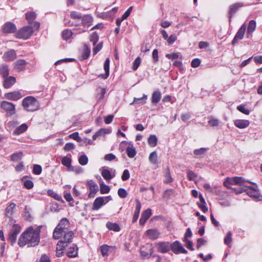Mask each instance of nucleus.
Segmentation results:
<instances>
[{
  "instance_id": "5fc2aeb1",
  "label": "nucleus",
  "mask_w": 262,
  "mask_h": 262,
  "mask_svg": "<svg viewBox=\"0 0 262 262\" xmlns=\"http://www.w3.org/2000/svg\"><path fill=\"white\" fill-rule=\"evenodd\" d=\"M79 163L81 165H85L88 162V158L85 155H81L78 159Z\"/></svg>"
},
{
  "instance_id": "13d9d810",
  "label": "nucleus",
  "mask_w": 262,
  "mask_h": 262,
  "mask_svg": "<svg viewBox=\"0 0 262 262\" xmlns=\"http://www.w3.org/2000/svg\"><path fill=\"white\" fill-rule=\"evenodd\" d=\"M188 179L190 181H194L197 177L196 174L191 170H187Z\"/></svg>"
},
{
  "instance_id": "338daca9",
  "label": "nucleus",
  "mask_w": 262,
  "mask_h": 262,
  "mask_svg": "<svg viewBox=\"0 0 262 262\" xmlns=\"http://www.w3.org/2000/svg\"><path fill=\"white\" fill-rule=\"evenodd\" d=\"M177 37L176 34H172L170 36H168L166 41L168 44L171 45L177 40Z\"/></svg>"
},
{
  "instance_id": "e433bc0d",
  "label": "nucleus",
  "mask_w": 262,
  "mask_h": 262,
  "mask_svg": "<svg viewBox=\"0 0 262 262\" xmlns=\"http://www.w3.org/2000/svg\"><path fill=\"white\" fill-rule=\"evenodd\" d=\"M90 48L86 45H84V48L81 54L82 59H87L90 56Z\"/></svg>"
},
{
  "instance_id": "bf43d9fd",
  "label": "nucleus",
  "mask_w": 262,
  "mask_h": 262,
  "mask_svg": "<svg viewBox=\"0 0 262 262\" xmlns=\"http://www.w3.org/2000/svg\"><path fill=\"white\" fill-rule=\"evenodd\" d=\"M244 191H247V193L250 196H256L254 194H253V191L249 190V189H244V188L243 187L238 189L236 191V193H242Z\"/></svg>"
},
{
  "instance_id": "7c9ffc66",
  "label": "nucleus",
  "mask_w": 262,
  "mask_h": 262,
  "mask_svg": "<svg viewBox=\"0 0 262 262\" xmlns=\"http://www.w3.org/2000/svg\"><path fill=\"white\" fill-rule=\"evenodd\" d=\"M106 226L109 230L115 232H118L120 230L119 225L117 223H113L108 222L106 223Z\"/></svg>"
},
{
  "instance_id": "e2e57ef3",
  "label": "nucleus",
  "mask_w": 262,
  "mask_h": 262,
  "mask_svg": "<svg viewBox=\"0 0 262 262\" xmlns=\"http://www.w3.org/2000/svg\"><path fill=\"white\" fill-rule=\"evenodd\" d=\"M141 62V59L140 57H138L136 58L133 62V69L135 71L136 70L139 66H140Z\"/></svg>"
},
{
  "instance_id": "9b49d317",
  "label": "nucleus",
  "mask_w": 262,
  "mask_h": 262,
  "mask_svg": "<svg viewBox=\"0 0 262 262\" xmlns=\"http://www.w3.org/2000/svg\"><path fill=\"white\" fill-rule=\"evenodd\" d=\"M101 174L103 178L106 181H110L113 178H114L116 176V170L115 169H111L110 171L108 169L102 168L101 169Z\"/></svg>"
},
{
  "instance_id": "c756f323",
  "label": "nucleus",
  "mask_w": 262,
  "mask_h": 262,
  "mask_svg": "<svg viewBox=\"0 0 262 262\" xmlns=\"http://www.w3.org/2000/svg\"><path fill=\"white\" fill-rule=\"evenodd\" d=\"M0 74L4 77L8 76L9 74V70L8 66L6 64H2L0 66Z\"/></svg>"
},
{
  "instance_id": "5701e85b",
  "label": "nucleus",
  "mask_w": 262,
  "mask_h": 262,
  "mask_svg": "<svg viewBox=\"0 0 262 262\" xmlns=\"http://www.w3.org/2000/svg\"><path fill=\"white\" fill-rule=\"evenodd\" d=\"M136 209L134 212V214L133 217V222H136L138 217L140 214V210L141 208V204L140 201L138 199H136Z\"/></svg>"
},
{
  "instance_id": "2eb2a0df",
  "label": "nucleus",
  "mask_w": 262,
  "mask_h": 262,
  "mask_svg": "<svg viewBox=\"0 0 262 262\" xmlns=\"http://www.w3.org/2000/svg\"><path fill=\"white\" fill-rule=\"evenodd\" d=\"M16 58L15 51L13 50H10L4 53L3 58L6 61H11L14 60Z\"/></svg>"
},
{
  "instance_id": "864d4df0",
  "label": "nucleus",
  "mask_w": 262,
  "mask_h": 262,
  "mask_svg": "<svg viewBox=\"0 0 262 262\" xmlns=\"http://www.w3.org/2000/svg\"><path fill=\"white\" fill-rule=\"evenodd\" d=\"M99 39V36L96 32L93 33L90 36V39L93 42V45L95 46Z\"/></svg>"
},
{
  "instance_id": "4d7b16f0",
  "label": "nucleus",
  "mask_w": 262,
  "mask_h": 262,
  "mask_svg": "<svg viewBox=\"0 0 262 262\" xmlns=\"http://www.w3.org/2000/svg\"><path fill=\"white\" fill-rule=\"evenodd\" d=\"M118 195L122 199L125 198L127 196V192L124 188H120L118 190Z\"/></svg>"
},
{
  "instance_id": "0e129e2a",
  "label": "nucleus",
  "mask_w": 262,
  "mask_h": 262,
  "mask_svg": "<svg viewBox=\"0 0 262 262\" xmlns=\"http://www.w3.org/2000/svg\"><path fill=\"white\" fill-rule=\"evenodd\" d=\"M70 16L73 19H82V18L81 14L76 11H72Z\"/></svg>"
},
{
  "instance_id": "0eeeda50",
  "label": "nucleus",
  "mask_w": 262,
  "mask_h": 262,
  "mask_svg": "<svg viewBox=\"0 0 262 262\" xmlns=\"http://www.w3.org/2000/svg\"><path fill=\"white\" fill-rule=\"evenodd\" d=\"M1 107L7 112L10 115L15 114V106L12 103L7 101H3L1 103Z\"/></svg>"
},
{
  "instance_id": "f704fd0d",
  "label": "nucleus",
  "mask_w": 262,
  "mask_h": 262,
  "mask_svg": "<svg viewBox=\"0 0 262 262\" xmlns=\"http://www.w3.org/2000/svg\"><path fill=\"white\" fill-rule=\"evenodd\" d=\"M234 184H235V182H234V177L230 178H227L224 182V185L225 187H226L228 188L232 189L236 192L237 190H236L235 189V188H232L229 186L230 185H234Z\"/></svg>"
},
{
  "instance_id": "680f3d73",
  "label": "nucleus",
  "mask_w": 262,
  "mask_h": 262,
  "mask_svg": "<svg viewBox=\"0 0 262 262\" xmlns=\"http://www.w3.org/2000/svg\"><path fill=\"white\" fill-rule=\"evenodd\" d=\"M147 95L144 94L143 97L141 98H135L133 103H145L147 99Z\"/></svg>"
},
{
  "instance_id": "a19ab883",
  "label": "nucleus",
  "mask_w": 262,
  "mask_h": 262,
  "mask_svg": "<svg viewBox=\"0 0 262 262\" xmlns=\"http://www.w3.org/2000/svg\"><path fill=\"white\" fill-rule=\"evenodd\" d=\"M22 181L24 182L25 187L28 189H32L34 186L33 182L31 180L26 179V177L22 178Z\"/></svg>"
},
{
  "instance_id": "de8ad7c7",
  "label": "nucleus",
  "mask_w": 262,
  "mask_h": 262,
  "mask_svg": "<svg viewBox=\"0 0 262 262\" xmlns=\"http://www.w3.org/2000/svg\"><path fill=\"white\" fill-rule=\"evenodd\" d=\"M24 217L28 221H31L32 219V216L30 213V208L27 206H26L25 208Z\"/></svg>"
},
{
  "instance_id": "79ce46f5",
  "label": "nucleus",
  "mask_w": 262,
  "mask_h": 262,
  "mask_svg": "<svg viewBox=\"0 0 262 262\" xmlns=\"http://www.w3.org/2000/svg\"><path fill=\"white\" fill-rule=\"evenodd\" d=\"M206 151L207 148L202 147L199 149H195L193 151V153L195 157L198 158L203 155Z\"/></svg>"
},
{
  "instance_id": "ea45409f",
  "label": "nucleus",
  "mask_w": 262,
  "mask_h": 262,
  "mask_svg": "<svg viewBox=\"0 0 262 262\" xmlns=\"http://www.w3.org/2000/svg\"><path fill=\"white\" fill-rule=\"evenodd\" d=\"M28 126L26 124H22L15 130V131L14 132V134L15 135H19L24 132L25 130H26Z\"/></svg>"
},
{
  "instance_id": "2f4dec72",
  "label": "nucleus",
  "mask_w": 262,
  "mask_h": 262,
  "mask_svg": "<svg viewBox=\"0 0 262 262\" xmlns=\"http://www.w3.org/2000/svg\"><path fill=\"white\" fill-rule=\"evenodd\" d=\"M235 184H238L242 186L243 188L246 187L244 185L245 182L251 183V182L247 180H245L243 177H234Z\"/></svg>"
},
{
  "instance_id": "4be33fe9",
  "label": "nucleus",
  "mask_w": 262,
  "mask_h": 262,
  "mask_svg": "<svg viewBox=\"0 0 262 262\" xmlns=\"http://www.w3.org/2000/svg\"><path fill=\"white\" fill-rule=\"evenodd\" d=\"M22 96L19 92H13L6 94V97L9 100L16 101L20 99Z\"/></svg>"
},
{
  "instance_id": "412c9836",
  "label": "nucleus",
  "mask_w": 262,
  "mask_h": 262,
  "mask_svg": "<svg viewBox=\"0 0 262 262\" xmlns=\"http://www.w3.org/2000/svg\"><path fill=\"white\" fill-rule=\"evenodd\" d=\"M249 124L250 122L247 120L237 119L234 121L235 126L241 129L246 128Z\"/></svg>"
},
{
  "instance_id": "393cba45",
  "label": "nucleus",
  "mask_w": 262,
  "mask_h": 262,
  "mask_svg": "<svg viewBox=\"0 0 262 262\" xmlns=\"http://www.w3.org/2000/svg\"><path fill=\"white\" fill-rule=\"evenodd\" d=\"M16 207L14 203H10L5 209V215L8 217H11L13 214L14 209Z\"/></svg>"
},
{
  "instance_id": "c03bdc74",
  "label": "nucleus",
  "mask_w": 262,
  "mask_h": 262,
  "mask_svg": "<svg viewBox=\"0 0 262 262\" xmlns=\"http://www.w3.org/2000/svg\"><path fill=\"white\" fill-rule=\"evenodd\" d=\"M23 153L21 152H16L13 154L11 157V160L13 161H18L21 159Z\"/></svg>"
},
{
  "instance_id": "c9c22d12",
  "label": "nucleus",
  "mask_w": 262,
  "mask_h": 262,
  "mask_svg": "<svg viewBox=\"0 0 262 262\" xmlns=\"http://www.w3.org/2000/svg\"><path fill=\"white\" fill-rule=\"evenodd\" d=\"M71 159L66 156L63 157L61 159L62 164L68 167L70 170H73L71 167Z\"/></svg>"
},
{
  "instance_id": "a211bd4d",
  "label": "nucleus",
  "mask_w": 262,
  "mask_h": 262,
  "mask_svg": "<svg viewBox=\"0 0 262 262\" xmlns=\"http://www.w3.org/2000/svg\"><path fill=\"white\" fill-rule=\"evenodd\" d=\"M116 249L115 246H110L107 245H103L100 248L101 253L103 256H107L109 252L114 251Z\"/></svg>"
},
{
  "instance_id": "8fccbe9b",
  "label": "nucleus",
  "mask_w": 262,
  "mask_h": 262,
  "mask_svg": "<svg viewBox=\"0 0 262 262\" xmlns=\"http://www.w3.org/2000/svg\"><path fill=\"white\" fill-rule=\"evenodd\" d=\"M231 242H232V233L230 231H229L226 236L224 238V243L228 245L229 247L231 246Z\"/></svg>"
},
{
  "instance_id": "09e8293b",
  "label": "nucleus",
  "mask_w": 262,
  "mask_h": 262,
  "mask_svg": "<svg viewBox=\"0 0 262 262\" xmlns=\"http://www.w3.org/2000/svg\"><path fill=\"white\" fill-rule=\"evenodd\" d=\"M100 190L101 194H105L110 192V188L108 186L102 183L100 185Z\"/></svg>"
},
{
  "instance_id": "b1692460",
  "label": "nucleus",
  "mask_w": 262,
  "mask_h": 262,
  "mask_svg": "<svg viewBox=\"0 0 262 262\" xmlns=\"http://www.w3.org/2000/svg\"><path fill=\"white\" fill-rule=\"evenodd\" d=\"M104 204V200L103 197L97 198L93 204V209L98 210Z\"/></svg>"
},
{
  "instance_id": "f3484780",
  "label": "nucleus",
  "mask_w": 262,
  "mask_h": 262,
  "mask_svg": "<svg viewBox=\"0 0 262 262\" xmlns=\"http://www.w3.org/2000/svg\"><path fill=\"white\" fill-rule=\"evenodd\" d=\"M13 65L15 69L20 72L26 69L27 62L24 59H19L14 62Z\"/></svg>"
},
{
  "instance_id": "aec40b11",
  "label": "nucleus",
  "mask_w": 262,
  "mask_h": 262,
  "mask_svg": "<svg viewBox=\"0 0 262 262\" xmlns=\"http://www.w3.org/2000/svg\"><path fill=\"white\" fill-rule=\"evenodd\" d=\"M78 254V248L76 245H73L68 248L67 250V255L70 257H75Z\"/></svg>"
},
{
  "instance_id": "dca6fc26",
  "label": "nucleus",
  "mask_w": 262,
  "mask_h": 262,
  "mask_svg": "<svg viewBox=\"0 0 262 262\" xmlns=\"http://www.w3.org/2000/svg\"><path fill=\"white\" fill-rule=\"evenodd\" d=\"M74 236V233L72 231H68L62 233V236L59 239L67 244L72 242Z\"/></svg>"
},
{
  "instance_id": "cd10ccee",
  "label": "nucleus",
  "mask_w": 262,
  "mask_h": 262,
  "mask_svg": "<svg viewBox=\"0 0 262 262\" xmlns=\"http://www.w3.org/2000/svg\"><path fill=\"white\" fill-rule=\"evenodd\" d=\"M161 98V93L159 91H156L152 94L151 102L156 105Z\"/></svg>"
},
{
  "instance_id": "72a5a7b5",
  "label": "nucleus",
  "mask_w": 262,
  "mask_h": 262,
  "mask_svg": "<svg viewBox=\"0 0 262 262\" xmlns=\"http://www.w3.org/2000/svg\"><path fill=\"white\" fill-rule=\"evenodd\" d=\"M36 18V14L34 12H28L26 13V18L30 24L33 23Z\"/></svg>"
},
{
  "instance_id": "6e6d98bb",
  "label": "nucleus",
  "mask_w": 262,
  "mask_h": 262,
  "mask_svg": "<svg viewBox=\"0 0 262 262\" xmlns=\"http://www.w3.org/2000/svg\"><path fill=\"white\" fill-rule=\"evenodd\" d=\"M72 35V32L70 30H65L62 31V36L64 39L67 40Z\"/></svg>"
},
{
  "instance_id": "6e6552de",
  "label": "nucleus",
  "mask_w": 262,
  "mask_h": 262,
  "mask_svg": "<svg viewBox=\"0 0 262 262\" xmlns=\"http://www.w3.org/2000/svg\"><path fill=\"white\" fill-rule=\"evenodd\" d=\"M159 252L165 253L168 252L170 249V244L168 242H160L155 244Z\"/></svg>"
},
{
  "instance_id": "1a4fd4ad",
  "label": "nucleus",
  "mask_w": 262,
  "mask_h": 262,
  "mask_svg": "<svg viewBox=\"0 0 262 262\" xmlns=\"http://www.w3.org/2000/svg\"><path fill=\"white\" fill-rule=\"evenodd\" d=\"M246 23H244L238 29L237 32L236 33L235 36H234L232 41V44L233 45H235L238 41L243 38L246 30Z\"/></svg>"
},
{
  "instance_id": "f257e3e1",
  "label": "nucleus",
  "mask_w": 262,
  "mask_h": 262,
  "mask_svg": "<svg viewBox=\"0 0 262 262\" xmlns=\"http://www.w3.org/2000/svg\"><path fill=\"white\" fill-rule=\"evenodd\" d=\"M41 227V226H39L36 228L33 226L27 228L20 235L18 240V245L21 247L26 245L28 247L37 246L40 241Z\"/></svg>"
},
{
  "instance_id": "4468645a",
  "label": "nucleus",
  "mask_w": 262,
  "mask_h": 262,
  "mask_svg": "<svg viewBox=\"0 0 262 262\" xmlns=\"http://www.w3.org/2000/svg\"><path fill=\"white\" fill-rule=\"evenodd\" d=\"M244 6L243 3H237L232 4L229 6V15L230 18V21H231V17L236 13V12L240 8Z\"/></svg>"
},
{
  "instance_id": "6ab92c4d",
  "label": "nucleus",
  "mask_w": 262,
  "mask_h": 262,
  "mask_svg": "<svg viewBox=\"0 0 262 262\" xmlns=\"http://www.w3.org/2000/svg\"><path fill=\"white\" fill-rule=\"evenodd\" d=\"M4 78L3 85L6 89L11 88L16 82V78L13 76H7Z\"/></svg>"
},
{
  "instance_id": "4c0bfd02",
  "label": "nucleus",
  "mask_w": 262,
  "mask_h": 262,
  "mask_svg": "<svg viewBox=\"0 0 262 262\" xmlns=\"http://www.w3.org/2000/svg\"><path fill=\"white\" fill-rule=\"evenodd\" d=\"M126 151L128 157L130 158H134L136 155V149L133 145L127 147Z\"/></svg>"
},
{
  "instance_id": "f03ea898",
  "label": "nucleus",
  "mask_w": 262,
  "mask_h": 262,
  "mask_svg": "<svg viewBox=\"0 0 262 262\" xmlns=\"http://www.w3.org/2000/svg\"><path fill=\"white\" fill-rule=\"evenodd\" d=\"M69 224V221L67 219H62L53 231V238L55 239H59L62 236V233L70 231L68 229Z\"/></svg>"
},
{
  "instance_id": "bb28decb",
  "label": "nucleus",
  "mask_w": 262,
  "mask_h": 262,
  "mask_svg": "<svg viewBox=\"0 0 262 262\" xmlns=\"http://www.w3.org/2000/svg\"><path fill=\"white\" fill-rule=\"evenodd\" d=\"M111 130L108 128H101L98 130L93 136V139L96 140L98 137L104 136L105 134L111 133Z\"/></svg>"
},
{
  "instance_id": "37998d69",
  "label": "nucleus",
  "mask_w": 262,
  "mask_h": 262,
  "mask_svg": "<svg viewBox=\"0 0 262 262\" xmlns=\"http://www.w3.org/2000/svg\"><path fill=\"white\" fill-rule=\"evenodd\" d=\"M48 194L55 199V200L60 201H62V197L61 195H59L58 193L55 192L52 190H49L48 191Z\"/></svg>"
},
{
  "instance_id": "774afa93",
  "label": "nucleus",
  "mask_w": 262,
  "mask_h": 262,
  "mask_svg": "<svg viewBox=\"0 0 262 262\" xmlns=\"http://www.w3.org/2000/svg\"><path fill=\"white\" fill-rule=\"evenodd\" d=\"M130 177L129 172L128 169H125L121 176V179L123 181H125L127 180Z\"/></svg>"
},
{
  "instance_id": "c85d7f7f",
  "label": "nucleus",
  "mask_w": 262,
  "mask_h": 262,
  "mask_svg": "<svg viewBox=\"0 0 262 262\" xmlns=\"http://www.w3.org/2000/svg\"><path fill=\"white\" fill-rule=\"evenodd\" d=\"M164 182L165 183H170L173 181V179L171 176L170 169L168 167H166L164 170Z\"/></svg>"
},
{
  "instance_id": "7ed1b4c3",
  "label": "nucleus",
  "mask_w": 262,
  "mask_h": 262,
  "mask_svg": "<svg viewBox=\"0 0 262 262\" xmlns=\"http://www.w3.org/2000/svg\"><path fill=\"white\" fill-rule=\"evenodd\" d=\"M22 105L24 108L28 112L37 111L39 108V103L33 96H28L24 99Z\"/></svg>"
},
{
  "instance_id": "69168bd1",
  "label": "nucleus",
  "mask_w": 262,
  "mask_h": 262,
  "mask_svg": "<svg viewBox=\"0 0 262 262\" xmlns=\"http://www.w3.org/2000/svg\"><path fill=\"white\" fill-rule=\"evenodd\" d=\"M237 109L241 112L243 113V114H246V115H249V113H250V111L248 109H246L244 105H238L237 107Z\"/></svg>"
},
{
  "instance_id": "052dcab7",
  "label": "nucleus",
  "mask_w": 262,
  "mask_h": 262,
  "mask_svg": "<svg viewBox=\"0 0 262 262\" xmlns=\"http://www.w3.org/2000/svg\"><path fill=\"white\" fill-rule=\"evenodd\" d=\"M151 215V209H147L142 212V213L141 214V216L148 220V219L150 217Z\"/></svg>"
},
{
  "instance_id": "9d476101",
  "label": "nucleus",
  "mask_w": 262,
  "mask_h": 262,
  "mask_svg": "<svg viewBox=\"0 0 262 262\" xmlns=\"http://www.w3.org/2000/svg\"><path fill=\"white\" fill-rule=\"evenodd\" d=\"M145 234L149 239L154 241L159 237L161 232L157 229L153 228L146 230Z\"/></svg>"
},
{
  "instance_id": "39448f33",
  "label": "nucleus",
  "mask_w": 262,
  "mask_h": 262,
  "mask_svg": "<svg viewBox=\"0 0 262 262\" xmlns=\"http://www.w3.org/2000/svg\"><path fill=\"white\" fill-rule=\"evenodd\" d=\"M21 231V227L18 224H14L9 234L8 241L11 245H13L16 240L17 235Z\"/></svg>"
},
{
  "instance_id": "3c124183",
  "label": "nucleus",
  "mask_w": 262,
  "mask_h": 262,
  "mask_svg": "<svg viewBox=\"0 0 262 262\" xmlns=\"http://www.w3.org/2000/svg\"><path fill=\"white\" fill-rule=\"evenodd\" d=\"M166 57L168 59H182V56L180 55L179 53H173L171 54H167L166 55Z\"/></svg>"
},
{
  "instance_id": "423d86ee",
  "label": "nucleus",
  "mask_w": 262,
  "mask_h": 262,
  "mask_svg": "<svg viewBox=\"0 0 262 262\" xmlns=\"http://www.w3.org/2000/svg\"><path fill=\"white\" fill-rule=\"evenodd\" d=\"M170 249L176 254L179 253L187 254L188 253L187 251L185 249L181 243L178 241H176L170 244Z\"/></svg>"
},
{
  "instance_id": "473e14b6",
  "label": "nucleus",
  "mask_w": 262,
  "mask_h": 262,
  "mask_svg": "<svg viewBox=\"0 0 262 262\" xmlns=\"http://www.w3.org/2000/svg\"><path fill=\"white\" fill-rule=\"evenodd\" d=\"M256 23L255 20H251L249 23L247 28V33L249 34H252L256 29Z\"/></svg>"
},
{
  "instance_id": "58836bf2",
  "label": "nucleus",
  "mask_w": 262,
  "mask_h": 262,
  "mask_svg": "<svg viewBox=\"0 0 262 262\" xmlns=\"http://www.w3.org/2000/svg\"><path fill=\"white\" fill-rule=\"evenodd\" d=\"M158 139L155 135H150L148 139V143L151 147L157 145Z\"/></svg>"
},
{
  "instance_id": "a878e982",
  "label": "nucleus",
  "mask_w": 262,
  "mask_h": 262,
  "mask_svg": "<svg viewBox=\"0 0 262 262\" xmlns=\"http://www.w3.org/2000/svg\"><path fill=\"white\" fill-rule=\"evenodd\" d=\"M110 59L106 58L104 63V70L105 71L104 74H101L100 76L104 79H106L110 74Z\"/></svg>"
},
{
  "instance_id": "49530a36",
  "label": "nucleus",
  "mask_w": 262,
  "mask_h": 262,
  "mask_svg": "<svg viewBox=\"0 0 262 262\" xmlns=\"http://www.w3.org/2000/svg\"><path fill=\"white\" fill-rule=\"evenodd\" d=\"M208 124L211 126H217L219 124V120L212 116L209 117Z\"/></svg>"
},
{
  "instance_id": "f8f14e48",
  "label": "nucleus",
  "mask_w": 262,
  "mask_h": 262,
  "mask_svg": "<svg viewBox=\"0 0 262 262\" xmlns=\"http://www.w3.org/2000/svg\"><path fill=\"white\" fill-rule=\"evenodd\" d=\"M2 31L4 33H13L16 32V27L15 24L8 21L4 25Z\"/></svg>"
},
{
  "instance_id": "a18cd8bd",
  "label": "nucleus",
  "mask_w": 262,
  "mask_h": 262,
  "mask_svg": "<svg viewBox=\"0 0 262 262\" xmlns=\"http://www.w3.org/2000/svg\"><path fill=\"white\" fill-rule=\"evenodd\" d=\"M157 154L156 151H153L150 153L149 157V160L152 164H156L157 163Z\"/></svg>"
},
{
  "instance_id": "20e7f679",
  "label": "nucleus",
  "mask_w": 262,
  "mask_h": 262,
  "mask_svg": "<svg viewBox=\"0 0 262 262\" xmlns=\"http://www.w3.org/2000/svg\"><path fill=\"white\" fill-rule=\"evenodd\" d=\"M33 31L30 26H25L20 29L16 34L17 38L27 39L33 34Z\"/></svg>"
},
{
  "instance_id": "ddd939ff",
  "label": "nucleus",
  "mask_w": 262,
  "mask_h": 262,
  "mask_svg": "<svg viewBox=\"0 0 262 262\" xmlns=\"http://www.w3.org/2000/svg\"><path fill=\"white\" fill-rule=\"evenodd\" d=\"M87 184L89 187L90 189L89 197L93 198L98 191V186L97 184L93 180L88 181Z\"/></svg>"
},
{
  "instance_id": "603ef678",
  "label": "nucleus",
  "mask_w": 262,
  "mask_h": 262,
  "mask_svg": "<svg viewBox=\"0 0 262 262\" xmlns=\"http://www.w3.org/2000/svg\"><path fill=\"white\" fill-rule=\"evenodd\" d=\"M42 167L40 165L35 164L33 166V173L36 175H39L41 173Z\"/></svg>"
}]
</instances>
